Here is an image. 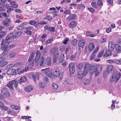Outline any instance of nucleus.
Listing matches in <instances>:
<instances>
[{
	"mask_svg": "<svg viewBox=\"0 0 121 121\" xmlns=\"http://www.w3.org/2000/svg\"><path fill=\"white\" fill-rule=\"evenodd\" d=\"M22 34V33L21 31L15 33L14 35V38H15L19 37Z\"/></svg>",
	"mask_w": 121,
	"mask_h": 121,
	"instance_id": "a878e982",
	"label": "nucleus"
},
{
	"mask_svg": "<svg viewBox=\"0 0 121 121\" xmlns=\"http://www.w3.org/2000/svg\"><path fill=\"white\" fill-rule=\"evenodd\" d=\"M43 80L44 84H47L49 82V79L47 77H44L43 78Z\"/></svg>",
	"mask_w": 121,
	"mask_h": 121,
	"instance_id": "2f4dec72",
	"label": "nucleus"
},
{
	"mask_svg": "<svg viewBox=\"0 0 121 121\" xmlns=\"http://www.w3.org/2000/svg\"><path fill=\"white\" fill-rule=\"evenodd\" d=\"M1 92L6 97H9V93L6 88H3L1 90Z\"/></svg>",
	"mask_w": 121,
	"mask_h": 121,
	"instance_id": "6e6552de",
	"label": "nucleus"
},
{
	"mask_svg": "<svg viewBox=\"0 0 121 121\" xmlns=\"http://www.w3.org/2000/svg\"><path fill=\"white\" fill-rule=\"evenodd\" d=\"M70 10H65L64 12V13L66 14H70Z\"/></svg>",
	"mask_w": 121,
	"mask_h": 121,
	"instance_id": "052dcab7",
	"label": "nucleus"
},
{
	"mask_svg": "<svg viewBox=\"0 0 121 121\" xmlns=\"http://www.w3.org/2000/svg\"><path fill=\"white\" fill-rule=\"evenodd\" d=\"M83 81L85 85L88 84L90 82V81L89 79L86 78L84 79Z\"/></svg>",
	"mask_w": 121,
	"mask_h": 121,
	"instance_id": "c9c22d12",
	"label": "nucleus"
},
{
	"mask_svg": "<svg viewBox=\"0 0 121 121\" xmlns=\"http://www.w3.org/2000/svg\"><path fill=\"white\" fill-rule=\"evenodd\" d=\"M89 11L92 13H93L94 12L95 10L93 9L92 8H89L88 9Z\"/></svg>",
	"mask_w": 121,
	"mask_h": 121,
	"instance_id": "bf43d9fd",
	"label": "nucleus"
},
{
	"mask_svg": "<svg viewBox=\"0 0 121 121\" xmlns=\"http://www.w3.org/2000/svg\"><path fill=\"white\" fill-rule=\"evenodd\" d=\"M11 108L14 109L16 110H18L19 109V108L18 106H17L15 105H12L11 106Z\"/></svg>",
	"mask_w": 121,
	"mask_h": 121,
	"instance_id": "e433bc0d",
	"label": "nucleus"
},
{
	"mask_svg": "<svg viewBox=\"0 0 121 121\" xmlns=\"http://www.w3.org/2000/svg\"><path fill=\"white\" fill-rule=\"evenodd\" d=\"M34 55L35 54L33 52L31 53L30 55L28 62L26 64V65L28 66V67H30L31 65L33 66L34 65L35 62L32 61L31 63L30 62L32 60Z\"/></svg>",
	"mask_w": 121,
	"mask_h": 121,
	"instance_id": "7ed1b4c3",
	"label": "nucleus"
},
{
	"mask_svg": "<svg viewBox=\"0 0 121 121\" xmlns=\"http://www.w3.org/2000/svg\"><path fill=\"white\" fill-rule=\"evenodd\" d=\"M115 47L117 52L120 53L121 52V47L119 44H116Z\"/></svg>",
	"mask_w": 121,
	"mask_h": 121,
	"instance_id": "f8f14e48",
	"label": "nucleus"
},
{
	"mask_svg": "<svg viewBox=\"0 0 121 121\" xmlns=\"http://www.w3.org/2000/svg\"><path fill=\"white\" fill-rule=\"evenodd\" d=\"M52 86L53 88L54 89H57L58 88V86L57 84L55 83H53Z\"/></svg>",
	"mask_w": 121,
	"mask_h": 121,
	"instance_id": "37998d69",
	"label": "nucleus"
},
{
	"mask_svg": "<svg viewBox=\"0 0 121 121\" xmlns=\"http://www.w3.org/2000/svg\"><path fill=\"white\" fill-rule=\"evenodd\" d=\"M16 53L14 52H10L9 54V56L11 58L14 57L16 55Z\"/></svg>",
	"mask_w": 121,
	"mask_h": 121,
	"instance_id": "4c0bfd02",
	"label": "nucleus"
},
{
	"mask_svg": "<svg viewBox=\"0 0 121 121\" xmlns=\"http://www.w3.org/2000/svg\"><path fill=\"white\" fill-rule=\"evenodd\" d=\"M83 65L82 63H80L77 66V68L78 70H82L81 69L83 68Z\"/></svg>",
	"mask_w": 121,
	"mask_h": 121,
	"instance_id": "473e14b6",
	"label": "nucleus"
},
{
	"mask_svg": "<svg viewBox=\"0 0 121 121\" xmlns=\"http://www.w3.org/2000/svg\"><path fill=\"white\" fill-rule=\"evenodd\" d=\"M96 69V67L94 65H92L90 69V72L91 74H93L95 72V69Z\"/></svg>",
	"mask_w": 121,
	"mask_h": 121,
	"instance_id": "dca6fc26",
	"label": "nucleus"
},
{
	"mask_svg": "<svg viewBox=\"0 0 121 121\" xmlns=\"http://www.w3.org/2000/svg\"><path fill=\"white\" fill-rule=\"evenodd\" d=\"M45 74L48 76L49 77H51L52 75V72L49 70H46L45 72Z\"/></svg>",
	"mask_w": 121,
	"mask_h": 121,
	"instance_id": "bb28decb",
	"label": "nucleus"
},
{
	"mask_svg": "<svg viewBox=\"0 0 121 121\" xmlns=\"http://www.w3.org/2000/svg\"><path fill=\"white\" fill-rule=\"evenodd\" d=\"M91 5L92 7L94 8H96L97 7L96 3L95 2H93L92 3Z\"/></svg>",
	"mask_w": 121,
	"mask_h": 121,
	"instance_id": "4d7b16f0",
	"label": "nucleus"
},
{
	"mask_svg": "<svg viewBox=\"0 0 121 121\" xmlns=\"http://www.w3.org/2000/svg\"><path fill=\"white\" fill-rule=\"evenodd\" d=\"M108 48L110 50L113 51V50L114 48V45L113 42H110L109 43Z\"/></svg>",
	"mask_w": 121,
	"mask_h": 121,
	"instance_id": "ddd939ff",
	"label": "nucleus"
},
{
	"mask_svg": "<svg viewBox=\"0 0 121 121\" xmlns=\"http://www.w3.org/2000/svg\"><path fill=\"white\" fill-rule=\"evenodd\" d=\"M17 28L18 30H22L24 29V27L23 26L20 25L17 27Z\"/></svg>",
	"mask_w": 121,
	"mask_h": 121,
	"instance_id": "79ce46f5",
	"label": "nucleus"
},
{
	"mask_svg": "<svg viewBox=\"0 0 121 121\" xmlns=\"http://www.w3.org/2000/svg\"><path fill=\"white\" fill-rule=\"evenodd\" d=\"M14 67V64H10L8 65L6 67V68L7 67L8 68L10 69Z\"/></svg>",
	"mask_w": 121,
	"mask_h": 121,
	"instance_id": "6e6d98bb",
	"label": "nucleus"
},
{
	"mask_svg": "<svg viewBox=\"0 0 121 121\" xmlns=\"http://www.w3.org/2000/svg\"><path fill=\"white\" fill-rule=\"evenodd\" d=\"M9 41L8 40H7L6 39L4 40L3 39H2V43L1 44L2 45V47L0 48V51L3 50H5L4 48V47H7L9 45V43L8 41Z\"/></svg>",
	"mask_w": 121,
	"mask_h": 121,
	"instance_id": "20e7f679",
	"label": "nucleus"
},
{
	"mask_svg": "<svg viewBox=\"0 0 121 121\" xmlns=\"http://www.w3.org/2000/svg\"><path fill=\"white\" fill-rule=\"evenodd\" d=\"M121 76V73H113L110 77V80L111 82L114 81L115 82H117L120 79Z\"/></svg>",
	"mask_w": 121,
	"mask_h": 121,
	"instance_id": "f257e3e1",
	"label": "nucleus"
},
{
	"mask_svg": "<svg viewBox=\"0 0 121 121\" xmlns=\"http://www.w3.org/2000/svg\"><path fill=\"white\" fill-rule=\"evenodd\" d=\"M53 41V39L52 38H50L47 40L46 43V44H48L51 43Z\"/></svg>",
	"mask_w": 121,
	"mask_h": 121,
	"instance_id": "c03bdc74",
	"label": "nucleus"
},
{
	"mask_svg": "<svg viewBox=\"0 0 121 121\" xmlns=\"http://www.w3.org/2000/svg\"><path fill=\"white\" fill-rule=\"evenodd\" d=\"M45 30H55V28L53 27H49L48 25H46L44 27Z\"/></svg>",
	"mask_w": 121,
	"mask_h": 121,
	"instance_id": "4be33fe9",
	"label": "nucleus"
},
{
	"mask_svg": "<svg viewBox=\"0 0 121 121\" xmlns=\"http://www.w3.org/2000/svg\"><path fill=\"white\" fill-rule=\"evenodd\" d=\"M104 53V51H101L100 53L98 55V58L101 57L103 55Z\"/></svg>",
	"mask_w": 121,
	"mask_h": 121,
	"instance_id": "de8ad7c7",
	"label": "nucleus"
},
{
	"mask_svg": "<svg viewBox=\"0 0 121 121\" xmlns=\"http://www.w3.org/2000/svg\"><path fill=\"white\" fill-rule=\"evenodd\" d=\"M107 1L110 5H111L113 3V0H108Z\"/></svg>",
	"mask_w": 121,
	"mask_h": 121,
	"instance_id": "774afa93",
	"label": "nucleus"
},
{
	"mask_svg": "<svg viewBox=\"0 0 121 121\" xmlns=\"http://www.w3.org/2000/svg\"><path fill=\"white\" fill-rule=\"evenodd\" d=\"M88 48L90 51H92L94 48V44L92 43H91L89 44Z\"/></svg>",
	"mask_w": 121,
	"mask_h": 121,
	"instance_id": "b1692460",
	"label": "nucleus"
},
{
	"mask_svg": "<svg viewBox=\"0 0 121 121\" xmlns=\"http://www.w3.org/2000/svg\"><path fill=\"white\" fill-rule=\"evenodd\" d=\"M113 66L111 65H109L107 68V72L108 73L110 72L113 69Z\"/></svg>",
	"mask_w": 121,
	"mask_h": 121,
	"instance_id": "a211bd4d",
	"label": "nucleus"
},
{
	"mask_svg": "<svg viewBox=\"0 0 121 121\" xmlns=\"http://www.w3.org/2000/svg\"><path fill=\"white\" fill-rule=\"evenodd\" d=\"M3 111H6L8 110V108L7 107L3 105L0 108Z\"/></svg>",
	"mask_w": 121,
	"mask_h": 121,
	"instance_id": "a19ab883",
	"label": "nucleus"
},
{
	"mask_svg": "<svg viewBox=\"0 0 121 121\" xmlns=\"http://www.w3.org/2000/svg\"><path fill=\"white\" fill-rule=\"evenodd\" d=\"M14 37L13 34L12 33H9L7 35L6 38L7 40H9L12 38L13 37L14 38Z\"/></svg>",
	"mask_w": 121,
	"mask_h": 121,
	"instance_id": "5701e85b",
	"label": "nucleus"
},
{
	"mask_svg": "<svg viewBox=\"0 0 121 121\" xmlns=\"http://www.w3.org/2000/svg\"><path fill=\"white\" fill-rule=\"evenodd\" d=\"M3 23L4 26H8L9 25L8 23L6 21H4L3 22Z\"/></svg>",
	"mask_w": 121,
	"mask_h": 121,
	"instance_id": "e2e57ef3",
	"label": "nucleus"
},
{
	"mask_svg": "<svg viewBox=\"0 0 121 121\" xmlns=\"http://www.w3.org/2000/svg\"><path fill=\"white\" fill-rule=\"evenodd\" d=\"M36 56L35 60V65L37 66L39 65L38 61L39 59L40 56V53L39 51H37L36 52Z\"/></svg>",
	"mask_w": 121,
	"mask_h": 121,
	"instance_id": "39448f33",
	"label": "nucleus"
},
{
	"mask_svg": "<svg viewBox=\"0 0 121 121\" xmlns=\"http://www.w3.org/2000/svg\"><path fill=\"white\" fill-rule=\"evenodd\" d=\"M45 84H44L42 83V82H39V86L41 88H43L44 86H45Z\"/></svg>",
	"mask_w": 121,
	"mask_h": 121,
	"instance_id": "603ef678",
	"label": "nucleus"
},
{
	"mask_svg": "<svg viewBox=\"0 0 121 121\" xmlns=\"http://www.w3.org/2000/svg\"><path fill=\"white\" fill-rule=\"evenodd\" d=\"M112 55L111 52L109 50H107L105 51L103 57L104 58L107 57L108 56H111Z\"/></svg>",
	"mask_w": 121,
	"mask_h": 121,
	"instance_id": "9b49d317",
	"label": "nucleus"
},
{
	"mask_svg": "<svg viewBox=\"0 0 121 121\" xmlns=\"http://www.w3.org/2000/svg\"><path fill=\"white\" fill-rule=\"evenodd\" d=\"M69 71L71 74H73L75 71V67L74 64L73 63H70L68 65Z\"/></svg>",
	"mask_w": 121,
	"mask_h": 121,
	"instance_id": "423d86ee",
	"label": "nucleus"
},
{
	"mask_svg": "<svg viewBox=\"0 0 121 121\" xmlns=\"http://www.w3.org/2000/svg\"><path fill=\"white\" fill-rule=\"evenodd\" d=\"M11 71V69L8 70L6 71V73L8 75H12V73Z\"/></svg>",
	"mask_w": 121,
	"mask_h": 121,
	"instance_id": "680f3d73",
	"label": "nucleus"
},
{
	"mask_svg": "<svg viewBox=\"0 0 121 121\" xmlns=\"http://www.w3.org/2000/svg\"><path fill=\"white\" fill-rule=\"evenodd\" d=\"M114 63H116L118 65H121V60H114Z\"/></svg>",
	"mask_w": 121,
	"mask_h": 121,
	"instance_id": "09e8293b",
	"label": "nucleus"
},
{
	"mask_svg": "<svg viewBox=\"0 0 121 121\" xmlns=\"http://www.w3.org/2000/svg\"><path fill=\"white\" fill-rule=\"evenodd\" d=\"M77 15L75 14H71L67 17L68 20H71L74 19L76 17Z\"/></svg>",
	"mask_w": 121,
	"mask_h": 121,
	"instance_id": "4468645a",
	"label": "nucleus"
},
{
	"mask_svg": "<svg viewBox=\"0 0 121 121\" xmlns=\"http://www.w3.org/2000/svg\"><path fill=\"white\" fill-rule=\"evenodd\" d=\"M53 74L55 76L58 77L60 75V72L59 69H54L53 71Z\"/></svg>",
	"mask_w": 121,
	"mask_h": 121,
	"instance_id": "2eb2a0df",
	"label": "nucleus"
},
{
	"mask_svg": "<svg viewBox=\"0 0 121 121\" xmlns=\"http://www.w3.org/2000/svg\"><path fill=\"white\" fill-rule=\"evenodd\" d=\"M65 56L63 54H61L60 57L58 59V61L60 62H61L63 61L64 59Z\"/></svg>",
	"mask_w": 121,
	"mask_h": 121,
	"instance_id": "412c9836",
	"label": "nucleus"
},
{
	"mask_svg": "<svg viewBox=\"0 0 121 121\" xmlns=\"http://www.w3.org/2000/svg\"><path fill=\"white\" fill-rule=\"evenodd\" d=\"M85 75L83 73L82 70H78L77 73V76L78 78L80 79H82Z\"/></svg>",
	"mask_w": 121,
	"mask_h": 121,
	"instance_id": "0eeeda50",
	"label": "nucleus"
},
{
	"mask_svg": "<svg viewBox=\"0 0 121 121\" xmlns=\"http://www.w3.org/2000/svg\"><path fill=\"white\" fill-rule=\"evenodd\" d=\"M92 65L90 64H87L85 65L84 68L89 70L90 68L91 67Z\"/></svg>",
	"mask_w": 121,
	"mask_h": 121,
	"instance_id": "58836bf2",
	"label": "nucleus"
},
{
	"mask_svg": "<svg viewBox=\"0 0 121 121\" xmlns=\"http://www.w3.org/2000/svg\"><path fill=\"white\" fill-rule=\"evenodd\" d=\"M89 69L85 68H84V71L83 72V73L85 75L88 72Z\"/></svg>",
	"mask_w": 121,
	"mask_h": 121,
	"instance_id": "13d9d810",
	"label": "nucleus"
},
{
	"mask_svg": "<svg viewBox=\"0 0 121 121\" xmlns=\"http://www.w3.org/2000/svg\"><path fill=\"white\" fill-rule=\"evenodd\" d=\"M11 70V72L12 73V75H15L17 74V72L16 73V70L15 69H12Z\"/></svg>",
	"mask_w": 121,
	"mask_h": 121,
	"instance_id": "ea45409f",
	"label": "nucleus"
},
{
	"mask_svg": "<svg viewBox=\"0 0 121 121\" xmlns=\"http://www.w3.org/2000/svg\"><path fill=\"white\" fill-rule=\"evenodd\" d=\"M8 64V62L4 60L0 63V66L1 67H4L6 65Z\"/></svg>",
	"mask_w": 121,
	"mask_h": 121,
	"instance_id": "7c9ffc66",
	"label": "nucleus"
},
{
	"mask_svg": "<svg viewBox=\"0 0 121 121\" xmlns=\"http://www.w3.org/2000/svg\"><path fill=\"white\" fill-rule=\"evenodd\" d=\"M77 42V40L76 39H74L71 42L73 46L75 45L76 44Z\"/></svg>",
	"mask_w": 121,
	"mask_h": 121,
	"instance_id": "a18cd8bd",
	"label": "nucleus"
},
{
	"mask_svg": "<svg viewBox=\"0 0 121 121\" xmlns=\"http://www.w3.org/2000/svg\"><path fill=\"white\" fill-rule=\"evenodd\" d=\"M35 20L31 21L29 22V24H30L33 25L35 24Z\"/></svg>",
	"mask_w": 121,
	"mask_h": 121,
	"instance_id": "0e129e2a",
	"label": "nucleus"
},
{
	"mask_svg": "<svg viewBox=\"0 0 121 121\" xmlns=\"http://www.w3.org/2000/svg\"><path fill=\"white\" fill-rule=\"evenodd\" d=\"M1 33V34H0V39L3 37L5 35L6 32H2Z\"/></svg>",
	"mask_w": 121,
	"mask_h": 121,
	"instance_id": "49530a36",
	"label": "nucleus"
},
{
	"mask_svg": "<svg viewBox=\"0 0 121 121\" xmlns=\"http://www.w3.org/2000/svg\"><path fill=\"white\" fill-rule=\"evenodd\" d=\"M27 78L26 76H23L22 77L19 81V83H20V82H26L27 80Z\"/></svg>",
	"mask_w": 121,
	"mask_h": 121,
	"instance_id": "393cba45",
	"label": "nucleus"
},
{
	"mask_svg": "<svg viewBox=\"0 0 121 121\" xmlns=\"http://www.w3.org/2000/svg\"><path fill=\"white\" fill-rule=\"evenodd\" d=\"M21 64L20 62L14 64V67H20L21 65Z\"/></svg>",
	"mask_w": 121,
	"mask_h": 121,
	"instance_id": "3c124183",
	"label": "nucleus"
},
{
	"mask_svg": "<svg viewBox=\"0 0 121 121\" xmlns=\"http://www.w3.org/2000/svg\"><path fill=\"white\" fill-rule=\"evenodd\" d=\"M76 54H74L72 56L70 57V60L71 61L73 60L75 58Z\"/></svg>",
	"mask_w": 121,
	"mask_h": 121,
	"instance_id": "8fccbe9b",
	"label": "nucleus"
},
{
	"mask_svg": "<svg viewBox=\"0 0 121 121\" xmlns=\"http://www.w3.org/2000/svg\"><path fill=\"white\" fill-rule=\"evenodd\" d=\"M102 67L101 66L99 65H96V70L95 72V76H97L99 75V70L100 69L101 70Z\"/></svg>",
	"mask_w": 121,
	"mask_h": 121,
	"instance_id": "9d476101",
	"label": "nucleus"
},
{
	"mask_svg": "<svg viewBox=\"0 0 121 121\" xmlns=\"http://www.w3.org/2000/svg\"><path fill=\"white\" fill-rule=\"evenodd\" d=\"M99 49V47H97L93 51L92 53V55L90 56V59L91 60H92L94 59L95 57V54L97 52Z\"/></svg>",
	"mask_w": 121,
	"mask_h": 121,
	"instance_id": "1a4fd4ad",
	"label": "nucleus"
},
{
	"mask_svg": "<svg viewBox=\"0 0 121 121\" xmlns=\"http://www.w3.org/2000/svg\"><path fill=\"white\" fill-rule=\"evenodd\" d=\"M32 77L34 81L35 82L36 80L39 79V76L38 74H33L32 75Z\"/></svg>",
	"mask_w": 121,
	"mask_h": 121,
	"instance_id": "6ab92c4d",
	"label": "nucleus"
},
{
	"mask_svg": "<svg viewBox=\"0 0 121 121\" xmlns=\"http://www.w3.org/2000/svg\"><path fill=\"white\" fill-rule=\"evenodd\" d=\"M84 42V41L83 40H80L78 43V46L79 47H83L85 44Z\"/></svg>",
	"mask_w": 121,
	"mask_h": 121,
	"instance_id": "f3484780",
	"label": "nucleus"
},
{
	"mask_svg": "<svg viewBox=\"0 0 121 121\" xmlns=\"http://www.w3.org/2000/svg\"><path fill=\"white\" fill-rule=\"evenodd\" d=\"M51 59L50 57H48L46 59V62L47 65H50L51 64Z\"/></svg>",
	"mask_w": 121,
	"mask_h": 121,
	"instance_id": "c85d7f7f",
	"label": "nucleus"
},
{
	"mask_svg": "<svg viewBox=\"0 0 121 121\" xmlns=\"http://www.w3.org/2000/svg\"><path fill=\"white\" fill-rule=\"evenodd\" d=\"M18 7V5L16 4H12L11 6V7L12 8H16Z\"/></svg>",
	"mask_w": 121,
	"mask_h": 121,
	"instance_id": "69168bd1",
	"label": "nucleus"
},
{
	"mask_svg": "<svg viewBox=\"0 0 121 121\" xmlns=\"http://www.w3.org/2000/svg\"><path fill=\"white\" fill-rule=\"evenodd\" d=\"M7 0H1V2L0 3V5H2L5 4Z\"/></svg>",
	"mask_w": 121,
	"mask_h": 121,
	"instance_id": "338daca9",
	"label": "nucleus"
},
{
	"mask_svg": "<svg viewBox=\"0 0 121 121\" xmlns=\"http://www.w3.org/2000/svg\"><path fill=\"white\" fill-rule=\"evenodd\" d=\"M18 83L17 81L14 80L9 81L7 84V86L10 89H13L14 87L17 88L18 86Z\"/></svg>",
	"mask_w": 121,
	"mask_h": 121,
	"instance_id": "f03ea898",
	"label": "nucleus"
},
{
	"mask_svg": "<svg viewBox=\"0 0 121 121\" xmlns=\"http://www.w3.org/2000/svg\"><path fill=\"white\" fill-rule=\"evenodd\" d=\"M57 48H52L50 51V52L52 55H54L56 53L57 51Z\"/></svg>",
	"mask_w": 121,
	"mask_h": 121,
	"instance_id": "aec40b11",
	"label": "nucleus"
},
{
	"mask_svg": "<svg viewBox=\"0 0 121 121\" xmlns=\"http://www.w3.org/2000/svg\"><path fill=\"white\" fill-rule=\"evenodd\" d=\"M33 89V88L31 86H28L25 88V90L27 91L30 92Z\"/></svg>",
	"mask_w": 121,
	"mask_h": 121,
	"instance_id": "cd10ccee",
	"label": "nucleus"
},
{
	"mask_svg": "<svg viewBox=\"0 0 121 121\" xmlns=\"http://www.w3.org/2000/svg\"><path fill=\"white\" fill-rule=\"evenodd\" d=\"M44 61V58L43 56H42L40 58V60L39 61V62L38 63L39 64V63L40 66L42 65L43 64V62Z\"/></svg>",
	"mask_w": 121,
	"mask_h": 121,
	"instance_id": "f704fd0d",
	"label": "nucleus"
},
{
	"mask_svg": "<svg viewBox=\"0 0 121 121\" xmlns=\"http://www.w3.org/2000/svg\"><path fill=\"white\" fill-rule=\"evenodd\" d=\"M69 39L68 38H66L63 41V44H66L67 42L69 40Z\"/></svg>",
	"mask_w": 121,
	"mask_h": 121,
	"instance_id": "5fc2aeb1",
	"label": "nucleus"
},
{
	"mask_svg": "<svg viewBox=\"0 0 121 121\" xmlns=\"http://www.w3.org/2000/svg\"><path fill=\"white\" fill-rule=\"evenodd\" d=\"M76 23L74 21H72L70 23V26L72 28L75 27L76 26Z\"/></svg>",
	"mask_w": 121,
	"mask_h": 121,
	"instance_id": "c756f323",
	"label": "nucleus"
},
{
	"mask_svg": "<svg viewBox=\"0 0 121 121\" xmlns=\"http://www.w3.org/2000/svg\"><path fill=\"white\" fill-rule=\"evenodd\" d=\"M107 61L110 64L114 63V60H108Z\"/></svg>",
	"mask_w": 121,
	"mask_h": 121,
	"instance_id": "864d4df0",
	"label": "nucleus"
},
{
	"mask_svg": "<svg viewBox=\"0 0 121 121\" xmlns=\"http://www.w3.org/2000/svg\"><path fill=\"white\" fill-rule=\"evenodd\" d=\"M59 54L58 53H56L54 56L53 57V62L54 63H55L56 61V56H57Z\"/></svg>",
	"mask_w": 121,
	"mask_h": 121,
	"instance_id": "72a5a7b5",
	"label": "nucleus"
}]
</instances>
